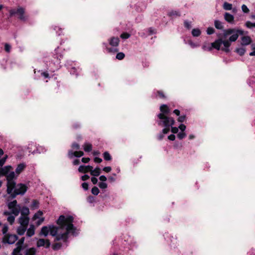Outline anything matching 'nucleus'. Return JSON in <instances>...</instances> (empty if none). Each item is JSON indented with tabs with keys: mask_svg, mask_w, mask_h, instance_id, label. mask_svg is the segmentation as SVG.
Returning <instances> with one entry per match:
<instances>
[{
	"mask_svg": "<svg viewBox=\"0 0 255 255\" xmlns=\"http://www.w3.org/2000/svg\"><path fill=\"white\" fill-rule=\"evenodd\" d=\"M73 221L74 218L72 216L61 215L57 221L58 227L49 226L50 234L55 237V241L62 240L66 242L69 234H75L76 228L73 224Z\"/></svg>",
	"mask_w": 255,
	"mask_h": 255,
	"instance_id": "1",
	"label": "nucleus"
},
{
	"mask_svg": "<svg viewBox=\"0 0 255 255\" xmlns=\"http://www.w3.org/2000/svg\"><path fill=\"white\" fill-rule=\"evenodd\" d=\"M244 31L240 29H236L234 28H229L224 30L223 37L226 38L228 35L232 34L229 38V40H223L219 38L215 42L211 43V46L208 47L205 45L203 46V49L204 50H211L212 48L217 50H220V48L222 51L226 52L230 51L229 47L231 46V42L236 41L239 37V35H243Z\"/></svg>",
	"mask_w": 255,
	"mask_h": 255,
	"instance_id": "2",
	"label": "nucleus"
},
{
	"mask_svg": "<svg viewBox=\"0 0 255 255\" xmlns=\"http://www.w3.org/2000/svg\"><path fill=\"white\" fill-rule=\"evenodd\" d=\"M244 31L240 29H236L234 28H229L224 30L223 37L226 38L228 35L232 34L229 38V40H223L219 38L215 42L211 43V46L208 47L205 45L203 46V49L204 50H211L212 48L217 50H220V48L222 51L226 52L230 51L229 47L231 46V42L236 41L239 37V35H243Z\"/></svg>",
	"mask_w": 255,
	"mask_h": 255,
	"instance_id": "3",
	"label": "nucleus"
},
{
	"mask_svg": "<svg viewBox=\"0 0 255 255\" xmlns=\"http://www.w3.org/2000/svg\"><path fill=\"white\" fill-rule=\"evenodd\" d=\"M7 206L10 212L4 211L3 214L4 216H7V222L10 225H12L14 222L15 217L17 216L20 212V207L19 205L17 204L16 200L8 202Z\"/></svg>",
	"mask_w": 255,
	"mask_h": 255,
	"instance_id": "4",
	"label": "nucleus"
},
{
	"mask_svg": "<svg viewBox=\"0 0 255 255\" xmlns=\"http://www.w3.org/2000/svg\"><path fill=\"white\" fill-rule=\"evenodd\" d=\"M157 117L160 120L158 122V125L165 127L162 129V133L163 134L167 133L170 130V127L174 124L175 121L174 119L163 114H159Z\"/></svg>",
	"mask_w": 255,
	"mask_h": 255,
	"instance_id": "5",
	"label": "nucleus"
},
{
	"mask_svg": "<svg viewBox=\"0 0 255 255\" xmlns=\"http://www.w3.org/2000/svg\"><path fill=\"white\" fill-rule=\"evenodd\" d=\"M10 192L8 191V188L6 189V192L8 194H9L12 199L15 198L17 195H23L27 191V186L22 183L16 184L14 183V185L11 186Z\"/></svg>",
	"mask_w": 255,
	"mask_h": 255,
	"instance_id": "6",
	"label": "nucleus"
},
{
	"mask_svg": "<svg viewBox=\"0 0 255 255\" xmlns=\"http://www.w3.org/2000/svg\"><path fill=\"white\" fill-rule=\"evenodd\" d=\"M11 167L10 166H5L0 169V172L3 175H6L8 191L10 192L11 186L14 185L15 182L13 180L15 178V173L13 171L8 173Z\"/></svg>",
	"mask_w": 255,
	"mask_h": 255,
	"instance_id": "7",
	"label": "nucleus"
},
{
	"mask_svg": "<svg viewBox=\"0 0 255 255\" xmlns=\"http://www.w3.org/2000/svg\"><path fill=\"white\" fill-rule=\"evenodd\" d=\"M59 51V48L55 49L54 53L51 59V62L55 66V68L53 70L59 68L60 60L63 58V54Z\"/></svg>",
	"mask_w": 255,
	"mask_h": 255,
	"instance_id": "8",
	"label": "nucleus"
},
{
	"mask_svg": "<svg viewBox=\"0 0 255 255\" xmlns=\"http://www.w3.org/2000/svg\"><path fill=\"white\" fill-rule=\"evenodd\" d=\"M120 42V39L118 37H113L109 40V44L113 48H107V50L109 53H115L118 51L117 47Z\"/></svg>",
	"mask_w": 255,
	"mask_h": 255,
	"instance_id": "9",
	"label": "nucleus"
},
{
	"mask_svg": "<svg viewBox=\"0 0 255 255\" xmlns=\"http://www.w3.org/2000/svg\"><path fill=\"white\" fill-rule=\"evenodd\" d=\"M25 12V9L22 7H18L17 10L14 9H12L9 10V16H12L13 15L17 14L19 15V18L23 21H25L26 20V18L24 15V13Z\"/></svg>",
	"mask_w": 255,
	"mask_h": 255,
	"instance_id": "10",
	"label": "nucleus"
},
{
	"mask_svg": "<svg viewBox=\"0 0 255 255\" xmlns=\"http://www.w3.org/2000/svg\"><path fill=\"white\" fill-rule=\"evenodd\" d=\"M18 239V237L16 235L7 234L4 235L2 238V242L4 244H13Z\"/></svg>",
	"mask_w": 255,
	"mask_h": 255,
	"instance_id": "11",
	"label": "nucleus"
},
{
	"mask_svg": "<svg viewBox=\"0 0 255 255\" xmlns=\"http://www.w3.org/2000/svg\"><path fill=\"white\" fill-rule=\"evenodd\" d=\"M50 241L48 239H39L37 240L36 243V246L38 248L44 247L45 248H49L50 246Z\"/></svg>",
	"mask_w": 255,
	"mask_h": 255,
	"instance_id": "12",
	"label": "nucleus"
},
{
	"mask_svg": "<svg viewBox=\"0 0 255 255\" xmlns=\"http://www.w3.org/2000/svg\"><path fill=\"white\" fill-rule=\"evenodd\" d=\"M29 219L28 216H20L18 219V223L20 226L27 228Z\"/></svg>",
	"mask_w": 255,
	"mask_h": 255,
	"instance_id": "13",
	"label": "nucleus"
},
{
	"mask_svg": "<svg viewBox=\"0 0 255 255\" xmlns=\"http://www.w3.org/2000/svg\"><path fill=\"white\" fill-rule=\"evenodd\" d=\"M84 155V152L82 151L73 152L72 150H69L68 152V156L70 158H72L74 156L80 157Z\"/></svg>",
	"mask_w": 255,
	"mask_h": 255,
	"instance_id": "14",
	"label": "nucleus"
},
{
	"mask_svg": "<svg viewBox=\"0 0 255 255\" xmlns=\"http://www.w3.org/2000/svg\"><path fill=\"white\" fill-rule=\"evenodd\" d=\"M93 169V167L90 165L84 166L80 165L78 168V171L80 172L86 173L90 171V170Z\"/></svg>",
	"mask_w": 255,
	"mask_h": 255,
	"instance_id": "15",
	"label": "nucleus"
},
{
	"mask_svg": "<svg viewBox=\"0 0 255 255\" xmlns=\"http://www.w3.org/2000/svg\"><path fill=\"white\" fill-rule=\"evenodd\" d=\"M252 42L251 38L249 36H245L242 37L241 40V44L242 45H248Z\"/></svg>",
	"mask_w": 255,
	"mask_h": 255,
	"instance_id": "16",
	"label": "nucleus"
},
{
	"mask_svg": "<svg viewBox=\"0 0 255 255\" xmlns=\"http://www.w3.org/2000/svg\"><path fill=\"white\" fill-rule=\"evenodd\" d=\"M160 110L161 112V114H163L164 115L167 116L170 113L169 108L166 105H162L160 107Z\"/></svg>",
	"mask_w": 255,
	"mask_h": 255,
	"instance_id": "17",
	"label": "nucleus"
},
{
	"mask_svg": "<svg viewBox=\"0 0 255 255\" xmlns=\"http://www.w3.org/2000/svg\"><path fill=\"white\" fill-rule=\"evenodd\" d=\"M36 253V250L35 248H30L25 250L24 255H35Z\"/></svg>",
	"mask_w": 255,
	"mask_h": 255,
	"instance_id": "18",
	"label": "nucleus"
},
{
	"mask_svg": "<svg viewBox=\"0 0 255 255\" xmlns=\"http://www.w3.org/2000/svg\"><path fill=\"white\" fill-rule=\"evenodd\" d=\"M34 233L35 227L33 225H31L27 230L26 235L29 237H31L34 235Z\"/></svg>",
	"mask_w": 255,
	"mask_h": 255,
	"instance_id": "19",
	"label": "nucleus"
},
{
	"mask_svg": "<svg viewBox=\"0 0 255 255\" xmlns=\"http://www.w3.org/2000/svg\"><path fill=\"white\" fill-rule=\"evenodd\" d=\"M25 167V165L24 163H20L18 165L15 169V172L17 176H18L24 170Z\"/></svg>",
	"mask_w": 255,
	"mask_h": 255,
	"instance_id": "20",
	"label": "nucleus"
},
{
	"mask_svg": "<svg viewBox=\"0 0 255 255\" xmlns=\"http://www.w3.org/2000/svg\"><path fill=\"white\" fill-rule=\"evenodd\" d=\"M49 232V227H47V226H43L40 232V235H43L44 237L47 236L48 233Z\"/></svg>",
	"mask_w": 255,
	"mask_h": 255,
	"instance_id": "21",
	"label": "nucleus"
},
{
	"mask_svg": "<svg viewBox=\"0 0 255 255\" xmlns=\"http://www.w3.org/2000/svg\"><path fill=\"white\" fill-rule=\"evenodd\" d=\"M225 20L228 21V22L232 23L233 22L234 19V17L233 15L229 13H225Z\"/></svg>",
	"mask_w": 255,
	"mask_h": 255,
	"instance_id": "22",
	"label": "nucleus"
},
{
	"mask_svg": "<svg viewBox=\"0 0 255 255\" xmlns=\"http://www.w3.org/2000/svg\"><path fill=\"white\" fill-rule=\"evenodd\" d=\"M27 228L26 227L19 226L17 229V233L20 236L23 235L26 231Z\"/></svg>",
	"mask_w": 255,
	"mask_h": 255,
	"instance_id": "23",
	"label": "nucleus"
},
{
	"mask_svg": "<svg viewBox=\"0 0 255 255\" xmlns=\"http://www.w3.org/2000/svg\"><path fill=\"white\" fill-rule=\"evenodd\" d=\"M100 169L99 167H96L94 169H91L90 170V173L91 175L94 176H98L100 174Z\"/></svg>",
	"mask_w": 255,
	"mask_h": 255,
	"instance_id": "24",
	"label": "nucleus"
},
{
	"mask_svg": "<svg viewBox=\"0 0 255 255\" xmlns=\"http://www.w3.org/2000/svg\"><path fill=\"white\" fill-rule=\"evenodd\" d=\"M29 213V211L28 208L23 207L21 210L20 216H28Z\"/></svg>",
	"mask_w": 255,
	"mask_h": 255,
	"instance_id": "25",
	"label": "nucleus"
},
{
	"mask_svg": "<svg viewBox=\"0 0 255 255\" xmlns=\"http://www.w3.org/2000/svg\"><path fill=\"white\" fill-rule=\"evenodd\" d=\"M214 25L215 27L218 29H222L223 28V25L222 22L220 21L216 20L214 21Z\"/></svg>",
	"mask_w": 255,
	"mask_h": 255,
	"instance_id": "26",
	"label": "nucleus"
},
{
	"mask_svg": "<svg viewBox=\"0 0 255 255\" xmlns=\"http://www.w3.org/2000/svg\"><path fill=\"white\" fill-rule=\"evenodd\" d=\"M84 149L86 152H90L92 149V144L89 143H85L84 145Z\"/></svg>",
	"mask_w": 255,
	"mask_h": 255,
	"instance_id": "27",
	"label": "nucleus"
},
{
	"mask_svg": "<svg viewBox=\"0 0 255 255\" xmlns=\"http://www.w3.org/2000/svg\"><path fill=\"white\" fill-rule=\"evenodd\" d=\"M201 31L199 28H194L192 30V34L194 37H198L201 34Z\"/></svg>",
	"mask_w": 255,
	"mask_h": 255,
	"instance_id": "28",
	"label": "nucleus"
},
{
	"mask_svg": "<svg viewBox=\"0 0 255 255\" xmlns=\"http://www.w3.org/2000/svg\"><path fill=\"white\" fill-rule=\"evenodd\" d=\"M22 248L21 247L17 246L16 248H15L12 253V255H21L20 252L22 250Z\"/></svg>",
	"mask_w": 255,
	"mask_h": 255,
	"instance_id": "29",
	"label": "nucleus"
},
{
	"mask_svg": "<svg viewBox=\"0 0 255 255\" xmlns=\"http://www.w3.org/2000/svg\"><path fill=\"white\" fill-rule=\"evenodd\" d=\"M223 8L226 10H230L232 9V4L227 2H225L223 4Z\"/></svg>",
	"mask_w": 255,
	"mask_h": 255,
	"instance_id": "30",
	"label": "nucleus"
},
{
	"mask_svg": "<svg viewBox=\"0 0 255 255\" xmlns=\"http://www.w3.org/2000/svg\"><path fill=\"white\" fill-rule=\"evenodd\" d=\"M62 246V244L60 243H56L52 245V249L54 250H59Z\"/></svg>",
	"mask_w": 255,
	"mask_h": 255,
	"instance_id": "31",
	"label": "nucleus"
},
{
	"mask_svg": "<svg viewBox=\"0 0 255 255\" xmlns=\"http://www.w3.org/2000/svg\"><path fill=\"white\" fill-rule=\"evenodd\" d=\"M168 15L170 16H179L180 14L179 11L172 10L168 13Z\"/></svg>",
	"mask_w": 255,
	"mask_h": 255,
	"instance_id": "32",
	"label": "nucleus"
},
{
	"mask_svg": "<svg viewBox=\"0 0 255 255\" xmlns=\"http://www.w3.org/2000/svg\"><path fill=\"white\" fill-rule=\"evenodd\" d=\"M39 202L38 201L36 200H34L32 201L31 207L32 209H37L38 208Z\"/></svg>",
	"mask_w": 255,
	"mask_h": 255,
	"instance_id": "33",
	"label": "nucleus"
},
{
	"mask_svg": "<svg viewBox=\"0 0 255 255\" xmlns=\"http://www.w3.org/2000/svg\"><path fill=\"white\" fill-rule=\"evenodd\" d=\"M236 51L240 55L242 56L245 54L246 50L244 48H239L236 49Z\"/></svg>",
	"mask_w": 255,
	"mask_h": 255,
	"instance_id": "34",
	"label": "nucleus"
},
{
	"mask_svg": "<svg viewBox=\"0 0 255 255\" xmlns=\"http://www.w3.org/2000/svg\"><path fill=\"white\" fill-rule=\"evenodd\" d=\"M104 158L105 160L109 161L111 159V156L108 152H105L103 154Z\"/></svg>",
	"mask_w": 255,
	"mask_h": 255,
	"instance_id": "35",
	"label": "nucleus"
},
{
	"mask_svg": "<svg viewBox=\"0 0 255 255\" xmlns=\"http://www.w3.org/2000/svg\"><path fill=\"white\" fill-rule=\"evenodd\" d=\"M25 238L24 237L21 238L16 243V246L22 248V245L24 242Z\"/></svg>",
	"mask_w": 255,
	"mask_h": 255,
	"instance_id": "36",
	"label": "nucleus"
},
{
	"mask_svg": "<svg viewBox=\"0 0 255 255\" xmlns=\"http://www.w3.org/2000/svg\"><path fill=\"white\" fill-rule=\"evenodd\" d=\"M91 192L94 195H97L99 193V189L98 187L95 186L92 188Z\"/></svg>",
	"mask_w": 255,
	"mask_h": 255,
	"instance_id": "37",
	"label": "nucleus"
},
{
	"mask_svg": "<svg viewBox=\"0 0 255 255\" xmlns=\"http://www.w3.org/2000/svg\"><path fill=\"white\" fill-rule=\"evenodd\" d=\"M125 55V54L123 52H119L117 53L116 55V58L119 60H122L124 58Z\"/></svg>",
	"mask_w": 255,
	"mask_h": 255,
	"instance_id": "38",
	"label": "nucleus"
},
{
	"mask_svg": "<svg viewBox=\"0 0 255 255\" xmlns=\"http://www.w3.org/2000/svg\"><path fill=\"white\" fill-rule=\"evenodd\" d=\"M43 215V212L41 211H38L35 213L33 216L34 219H39Z\"/></svg>",
	"mask_w": 255,
	"mask_h": 255,
	"instance_id": "39",
	"label": "nucleus"
},
{
	"mask_svg": "<svg viewBox=\"0 0 255 255\" xmlns=\"http://www.w3.org/2000/svg\"><path fill=\"white\" fill-rule=\"evenodd\" d=\"M246 26L249 28H251L253 27H255V22L252 23L250 21H248L246 22Z\"/></svg>",
	"mask_w": 255,
	"mask_h": 255,
	"instance_id": "40",
	"label": "nucleus"
},
{
	"mask_svg": "<svg viewBox=\"0 0 255 255\" xmlns=\"http://www.w3.org/2000/svg\"><path fill=\"white\" fill-rule=\"evenodd\" d=\"M186 136V134L183 131H181L178 133L177 137L179 139H182Z\"/></svg>",
	"mask_w": 255,
	"mask_h": 255,
	"instance_id": "41",
	"label": "nucleus"
},
{
	"mask_svg": "<svg viewBox=\"0 0 255 255\" xmlns=\"http://www.w3.org/2000/svg\"><path fill=\"white\" fill-rule=\"evenodd\" d=\"M184 26L188 29H190L191 28V22H189L187 20H185L184 21Z\"/></svg>",
	"mask_w": 255,
	"mask_h": 255,
	"instance_id": "42",
	"label": "nucleus"
},
{
	"mask_svg": "<svg viewBox=\"0 0 255 255\" xmlns=\"http://www.w3.org/2000/svg\"><path fill=\"white\" fill-rule=\"evenodd\" d=\"M11 48V47L9 44L5 43L4 44V49L6 52L9 53L10 51Z\"/></svg>",
	"mask_w": 255,
	"mask_h": 255,
	"instance_id": "43",
	"label": "nucleus"
},
{
	"mask_svg": "<svg viewBox=\"0 0 255 255\" xmlns=\"http://www.w3.org/2000/svg\"><path fill=\"white\" fill-rule=\"evenodd\" d=\"M8 230V227L7 225H4L3 226L2 229V234H4V235L7 234L6 233L7 232Z\"/></svg>",
	"mask_w": 255,
	"mask_h": 255,
	"instance_id": "44",
	"label": "nucleus"
},
{
	"mask_svg": "<svg viewBox=\"0 0 255 255\" xmlns=\"http://www.w3.org/2000/svg\"><path fill=\"white\" fill-rule=\"evenodd\" d=\"M99 186L101 189H105L107 187V184L104 182H102L99 183Z\"/></svg>",
	"mask_w": 255,
	"mask_h": 255,
	"instance_id": "45",
	"label": "nucleus"
},
{
	"mask_svg": "<svg viewBox=\"0 0 255 255\" xmlns=\"http://www.w3.org/2000/svg\"><path fill=\"white\" fill-rule=\"evenodd\" d=\"M215 32V30L213 27H208L207 29V33L209 35H211L214 33Z\"/></svg>",
	"mask_w": 255,
	"mask_h": 255,
	"instance_id": "46",
	"label": "nucleus"
},
{
	"mask_svg": "<svg viewBox=\"0 0 255 255\" xmlns=\"http://www.w3.org/2000/svg\"><path fill=\"white\" fill-rule=\"evenodd\" d=\"M157 94L160 98H161V99L165 98V96L164 95V94L162 91H157Z\"/></svg>",
	"mask_w": 255,
	"mask_h": 255,
	"instance_id": "47",
	"label": "nucleus"
},
{
	"mask_svg": "<svg viewBox=\"0 0 255 255\" xmlns=\"http://www.w3.org/2000/svg\"><path fill=\"white\" fill-rule=\"evenodd\" d=\"M242 10L243 11V12L245 13H249V12L250 11L249 9L248 8L247 5H246L245 4L242 5Z\"/></svg>",
	"mask_w": 255,
	"mask_h": 255,
	"instance_id": "48",
	"label": "nucleus"
},
{
	"mask_svg": "<svg viewBox=\"0 0 255 255\" xmlns=\"http://www.w3.org/2000/svg\"><path fill=\"white\" fill-rule=\"evenodd\" d=\"M130 36V34L128 33H123L121 35V37L123 39H127L129 38Z\"/></svg>",
	"mask_w": 255,
	"mask_h": 255,
	"instance_id": "49",
	"label": "nucleus"
},
{
	"mask_svg": "<svg viewBox=\"0 0 255 255\" xmlns=\"http://www.w3.org/2000/svg\"><path fill=\"white\" fill-rule=\"evenodd\" d=\"M251 47H252V49L253 51L252 52H250L249 54L250 56H255V44H252Z\"/></svg>",
	"mask_w": 255,
	"mask_h": 255,
	"instance_id": "50",
	"label": "nucleus"
},
{
	"mask_svg": "<svg viewBox=\"0 0 255 255\" xmlns=\"http://www.w3.org/2000/svg\"><path fill=\"white\" fill-rule=\"evenodd\" d=\"M7 157V155H5V157L0 159V166H2L4 164Z\"/></svg>",
	"mask_w": 255,
	"mask_h": 255,
	"instance_id": "51",
	"label": "nucleus"
},
{
	"mask_svg": "<svg viewBox=\"0 0 255 255\" xmlns=\"http://www.w3.org/2000/svg\"><path fill=\"white\" fill-rule=\"evenodd\" d=\"M185 118H186L185 116V115H182V116H180L178 118V121L179 122L182 123V122H183L185 121Z\"/></svg>",
	"mask_w": 255,
	"mask_h": 255,
	"instance_id": "52",
	"label": "nucleus"
},
{
	"mask_svg": "<svg viewBox=\"0 0 255 255\" xmlns=\"http://www.w3.org/2000/svg\"><path fill=\"white\" fill-rule=\"evenodd\" d=\"M112 170V168L110 166H107V167H105L103 169V170L105 172H109L111 171Z\"/></svg>",
	"mask_w": 255,
	"mask_h": 255,
	"instance_id": "53",
	"label": "nucleus"
},
{
	"mask_svg": "<svg viewBox=\"0 0 255 255\" xmlns=\"http://www.w3.org/2000/svg\"><path fill=\"white\" fill-rule=\"evenodd\" d=\"M88 184L86 182H84L82 184V186L85 190H87L88 189Z\"/></svg>",
	"mask_w": 255,
	"mask_h": 255,
	"instance_id": "54",
	"label": "nucleus"
},
{
	"mask_svg": "<svg viewBox=\"0 0 255 255\" xmlns=\"http://www.w3.org/2000/svg\"><path fill=\"white\" fill-rule=\"evenodd\" d=\"M72 147H73V148L76 149H79L80 148V145H79V144L77 143H73Z\"/></svg>",
	"mask_w": 255,
	"mask_h": 255,
	"instance_id": "55",
	"label": "nucleus"
},
{
	"mask_svg": "<svg viewBox=\"0 0 255 255\" xmlns=\"http://www.w3.org/2000/svg\"><path fill=\"white\" fill-rule=\"evenodd\" d=\"M171 127V131L174 133H176L178 131V128L177 127Z\"/></svg>",
	"mask_w": 255,
	"mask_h": 255,
	"instance_id": "56",
	"label": "nucleus"
},
{
	"mask_svg": "<svg viewBox=\"0 0 255 255\" xmlns=\"http://www.w3.org/2000/svg\"><path fill=\"white\" fill-rule=\"evenodd\" d=\"M87 200H88V201L90 203H93L95 201L94 197L92 196H89L88 197Z\"/></svg>",
	"mask_w": 255,
	"mask_h": 255,
	"instance_id": "57",
	"label": "nucleus"
},
{
	"mask_svg": "<svg viewBox=\"0 0 255 255\" xmlns=\"http://www.w3.org/2000/svg\"><path fill=\"white\" fill-rule=\"evenodd\" d=\"M179 128L180 129L181 131H184L186 129V126L183 124H181L179 126Z\"/></svg>",
	"mask_w": 255,
	"mask_h": 255,
	"instance_id": "58",
	"label": "nucleus"
},
{
	"mask_svg": "<svg viewBox=\"0 0 255 255\" xmlns=\"http://www.w3.org/2000/svg\"><path fill=\"white\" fill-rule=\"evenodd\" d=\"M89 178V176L87 174H85L81 177V179L83 181H86V180H88Z\"/></svg>",
	"mask_w": 255,
	"mask_h": 255,
	"instance_id": "59",
	"label": "nucleus"
},
{
	"mask_svg": "<svg viewBox=\"0 0 255 255\" xmlns=\"http://www.w3.org/2000/svg\"><path fill=\"white\" fill-rule=\"evenodd\" d=\"M90 161L89 157H83L82 158V161L84 163H88Z\"/></svg>",
	"mask_w": 255,
	"mask_h": 255,
	"instance_id": "60",
	"label": "nucleus"
},
{
	"mask_svg": "<svg viewBox=\"0 0 255 255\" xmlns=\"http://www.w3.org/2000/svg\"><path fill=\"white\" fill-rule=\"evenodd\" d=\"M94 161L97 163H101L102 161V159L101 158L96 157L94 158Z\"/></svg>",
	"mask_w": 255,
	"mask_h": 255,
	"instance_id": "61",
	"label": "nucleus"
},
{
	"mask_svg": "<svg viewBox=\"0 0 255 255\" xmlns=\"http://www.w3.org/2000/svg\"><path fill=\"white\" fill-rule=\"evenodd\" d=\"M91 181L94 184H96L98 182V179L95 177H93L91 178Z\"/></svg>",
	"mask_w": 255,
	"mask_h": 255,
	"instance_id": "62",
	"label": "nucleus"
},
{
	"mask_svg": "<svg viewBox=\"0 0 255 255\" xmlns=\"http://www.w3.org/2000/svg\"><path fill=\"white\" fill-rule=\"evenodd\" d=\"M168 138L172 141H173L175 139V136L174 134H170L168 136Z\"/></svg>",
	"mask_w": 255,
	"mask_h": 255,
	"instance_id": "63",
	"label": "nucleus"
},
{
	"mask_svg": "<svg viewBox=\"0 0 255 255\" xmlns=\"http://www.w3.org/2000/svg\"><path fill=\"white\" fill-rule=\"evenodd\" d=\"M99 179L103 182H105L107 180V177L104 175H101Z\"/></svg>",
	"mask_w": 255,
	"mask_h": 255,
	"instance_id": "64",
	"label": "nucleus"
}]
</instances>
